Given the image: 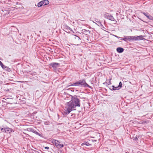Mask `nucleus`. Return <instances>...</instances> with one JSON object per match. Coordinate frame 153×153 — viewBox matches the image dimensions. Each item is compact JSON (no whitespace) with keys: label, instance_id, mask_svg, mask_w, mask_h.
<instances>
[{"label":"nucleus","instance_id":"34","mask_svg":"<svg viewBox=\"0 0 153 153\" xmlns=\"http://www.w3.org/2000/svg\"><path fill=\"white\" fill-rule=\"evenodd\" d=\"M144 122H143L142 124Z\"/></svg>","mask_w":153,"mask_h":153},{"label":"nucleus","instance_id":"17","mask_svg":"<svg viewBox=\"0 0 153 153\" xmlns=\"http://www.w3.org/2000/svg\"><path fill=\"white\" fill-rule=\"evenodd\" d=\"M111 79H110L108 80V81L107 80V82H106L105 83H104V84H105V83H107L108 85H109L111 84V82L110 81V80Z\"/></svg>","mask_w":153,"mask_h":153},{"label":"nucleus","instance_id":"12","mask_svg":"<svg viewBox=\"0 0 153 153\" xmlns=\"http://www.w3.org/2000/svg\"><path fill=\"white\" fill-rule=\"evenodd\" d=\"M58 126H58V128H59V129H58V130H59V131H60V130H62L64 128V124L63 123L59 124L58 123Z\"/></svg>","mask_w":153,"mask_h":153},{"label":"nucleus","instance_id":"33","mask_svg":"<svg viewBox=\"0 0 153 153\" xmlns=\"http://www.w3.org/2000/svg\"><path fill=\"white\" fill-rule=\"evenodd\" d=\"M144 123H146V121L144 122Z\"/></svg>","mask_w":153,"mask_h":153},{"label":"nucleus","instance_id":"7","mask_svg":"<svg viewBox=\"0 0 153 153\" xmlns=\"http://www.w3.org/2000/svg\"><path fill=\"white\" fill-rule=\"evenodd\" d=\"M65 144L64 141L61 140H58V149L59 148H61L63 147Z\"/></svg>","mask_w":153,"mask_h":153},{"label":"nucleus","instance_id":"15","mask_svg":"<svg viewBox=\"0 0 153 153\" xmlns=\"http://www.w3.org/2000/svg\"><path fill=\"white\" fill-rule=\"evenodd\" d=\"M110 89L111 90H119V88H117V87H115L114 86L112 85V86Z\"/></svg>","mask_w":153,"mask_h":153},{"label":"nucleus","instance_id":"19","mask_svg":"<svg viewBox=\"0 0 153 153\" xmlns=\"http://www.w3.org/2000/svg\"><path fill=\"white\" fill-rule=\"evenodd\" d=\"M43 4L42 3V1L40 2H39L38 4H37V6L38 7H40L41 6H42V5H43Z\"/></svg>","mask_w":153,"mask_h":153},{"label":"nucleus","instance_id":"30","mask_svg":"<svg viewBox=\"0 0 153 153\" xmlns=\"http://www.w3.org/2000/svg\"><path fill=\"white\" fill-rule=\"evenodd\" d=\"M58 118H59L58 117H59V115H58Z\"/></svg>","mask_w":153,"mask_h":153},{"label":"nucleus","instance_id":"26","mask_svg":"<svg viewBox=\"0 0 153 153\" xmlns=\"http://www.w3.org/2000/svg\"><path fill=\"white\" fill-rule=\"evenodd\" d=\"M120 39L121 40L124 41V37L123 38V37H120Z\"/></svg>","mask_w":153,"mask_h":153},{"label":"nucleus","instance_id":"21","mask_svg":"<svg viewBox=\"0 0 153 153\" xmlns=\"http://www.w3.org/2000/svg\"><path fill=\"white\" fill-rule=\"evenodd\" d=\"M1 66L3 69H5V68H7V66L4 65L2 63L1 64Z\"/></svg>","mask_w":153,"mask_h":153},{"label":"nucleus","instance_id":"13","mask_svg":"<svg viewBox=\"0 0 153 153\" xmlns=\"http://www.w3.org/2000/svg\"><path fill=\"white\" fill-rule=\"evenodd\" d=\"M124 41H131V36H124Z\"/></svg>","mask_w":153,"mask_h":153},{"label":"nucleus","instance_id":"28","mask_svg":"<svg viewBox=\"0 0 153 153\" xmlns=\"http://www.w3.org/2000/svg\"><path fill=\"white\" fill-rule=\"evenodd\" d=\"M58 151H60L61 152H62V151L61 150H60V149H58Z\"/></svg>","mask_w":153,"mask_h":153},{"label":"nucleus","instance_id":"35","mask_svg":"<svg viewBox=\"0 0 153 153\" xmlns=\"http://www.w3.org/2000/svg\"><path fill=\"white\" fill-rule=\"evenodd\" d=\"M144 122H143L142 124Z\"/></svg>","mask_w":153,"mask_h":153},{"label":"nucleus","instance_id":"31","mask_svg":"<svg viewBox=\"0 0 153 153\" xmlns=\"http://www.w3.org/2000/svg\"><path fill=\"white\" fill-rule=\"evenodd\" d=\"M58 50H59V48H58Z\"/></svg>","mask_w":153,"mask_h":153},{"label":"nucleus","instance_id":"18","mask_svg":"<svg viewBox=\"0 0 153 153\" xmlns=\"http://www.w3.org/2000/svg\"><path fill=\"white\" fill-rule=\"evenodd\" d=\"M57 140H53L52 141V142L53 144H55V146L57 147Z\"/></svg>","mask_w":153,"mask_h":153},{"label":"nucleus","instance_id":"25","mask_svg":"<svg viewBox=\"0 0 153 153\" xmlns=\"http://www.w3.org/2000/svg\"><path fill=\"white\" fill-rule=\"evenodd\" d=\"M113 36H115V37L117 38L118 39H120V37H119L116 35H113Z\"/></svg>","mask_w":153,"mask_h":153},{"label":"nucleus","instance_id":"9","mask_svg":"<svg viewBox=\"0 0 153 153\" xmlns=\"http://www.w3.org/2000/svg\"><path fill=\"white\" fill-rule=\"evenodd\" d=\"M124 49L121 47H118L116 49L117 52L119 53H122L124 51Z\"/></svg>","mask_w":153,"mask_h":153},{"label":"nucleus","instance_id":"14","mask_svg":"<svg viewBox=\"0 0 153 153\" xmlns=\"http://www.w3.org/2000/svg\"><path fill=\"white\" fill-rule=\"evenodd\" d=\"M43 5H45L49 4V1L48 0H44L42 1Z\"/></svg>","mask_w":153,"mask_h":153},{"label":"nucleus","instance_id":"16","mask_svg":"<svg viewBox=\"0 0 153 153\" xmlns=\"http://www.w3.org/2000/svg\"><path fill=\"white\" fill-rule=\"evenodd\" d=\"M122 84L121 82H120L119 85L117 86V88L120 89L122 87Z\"/></svg>","mask_w":153,"mask_h":153},{"label":"nucleus","instance_id":"20","mask_svg":"<svg viewBox=\"0 0 153 153\" xmlns=\"http://www.w3.org/2000/svg\"><path fill=\"white\" fill-rule=\"evenodd\" d=\"M147 17L150 20H153V17L152 16L148 15V16H147Z\"/></svg>","mask_w":153,"mask_h":153},{"label":"nucleus","instance_id":"22","mask_svg":"<svg viewBox=\"0 0 153 153\" xmlns=\"http://www.w3.org/2000/svg\"><path fill=\"white\" fill-rule=\"evenodd\" d=\"M6 128H2L1 129V131L2 132H5Z\"/></svg>","mask_w":153,"mask_h":153},{"label":"nucleus","instance_id":"24","mask_svg":"<svg viewBox=\"0 0 153 153\" xmlns=\"http://www.w3.org/2000/svg\"><path fill=\"white\" fill-rule=\"evenodd\" d=\"M139 137H140V136H139V135H137L136 136L135 140H138V138H139Z\"/></svg>","mask_w":153,"mask_h":153},{"label":"nucleus","instance_id":"11","mask_svg":"<svg viewBox=\"0 0 153 153\" xmlns=\"http://www.w3.org/2000/svg\"><path fill=\"white\" fill-rule=\"evenodd\" d=\"M5 133H10V132L14 131H13L12 129L11 128H10L8 127L6 128H5Z\"/></svg>","mask_w":153,"mask_h":153},{"label":"nucleus","instance_id":"29","mask_svg":"<svg viewBox=\"0 0 153 153\" xmlns=\"http://www.w3.org/2000/svg\"><path fill=\"white\" fill-rule=\"evenodd\" d=\"M2 62L0 61V65H1V64H2Z\"/></svg>","mask_w":153,"mask_h":153},{"label":"nucleus","instance_id":"2","mask_svg":"<svg viewBox=\"0 0 153 153\" xmlns=\"http://www.w3.org/2000/svg\"><path fill=\"white\" fill-rule=\"evenodd\" d=\"M69 86H78L79 87H82L84 88L88 87L89 88H91V86L87 84L85 79H82L79 81H77L69 85Z\"/></svg>","mask_w":153,"mask_h":153},{"label":"nucleus","instance_id":"27","mask_svg":"<svg viewBox=\"0 0 153 153\" xmlns=\"http://www.w3.org/2000/svg\"><path fill=\"white\" fill-rule=\"evenodd\" d=\"M45 148L46 149H49V147H48L46 146L45 147Z\"/></svg>","mask_w":153,"mask_h":153},{"label":"nucleus","instance_id":"5","mask_svg":"<svg viewBox=\"0 0 153 153\" xmlns=\"http://www.w3.org/2000/svg\"><path fill=\"white\" fill-rule=\"evenodd\" d=\"M104 16L105 18L109 20L113 21H115V20L113 16L108 13H105L104 14Z\"/></svg>","mask_w":153,"mask_h":153},{"label":"nucleus","instance_id":"10","mask_svg":"<svg viewBox=\"0 0 153 153\" xmlns=\"http://www.w3.org/2000/svg\"><path fill=\"white\" fill-rule=\"evenodd\" d=\"M82 30V32L84 33V34L86 35H88L91 33L90 31L86 30L85 29H83Z\"/></svg>","mask_w":153,"mask_h":153},{"label":"nucleus","instance_id":"23","mask_svg":"<svg viewBox=\"0 0 153 153\" xmlns=\"http://www.w3.org/2000/svg\"><path fill=\"white\" fill-rule=\"evenodd\" d=\"M143 13L145 15V16L146 17H147V16H148L149 15V14L148 13H144V12H143Z\"/></svg>","mask_w":153,"mask_h":153},{"label":"nucleus","instance_id":"32","mask_svg":"<svg viewBox=\"0 0 153 153\" xmlns=\"http://www.w3.org/2000/svg\"><path fill=\"white\" fill-rule=\"evenodd\" d=\"M58 58L59 57V56H58Z\"/></svg>","mask_w":153,"mask_h":153},{"label":"nucleus","instance_id":"3","mask_svg":"<svg viewBox=\"0 0 153 153\" xmlns=\"http://www.w3.org/2000/svg\"><path fill=\"white\" fill-rule=\"evenodd\" d=\"M72 38L74 39V42L75 44V45H78L81 43V39L79 36L73 35Z\"/></svg>","mask_w":153,"mask_h":153},{"label":"nucleus","instance_id":"6","mask_svg":"<svg viewBox=\"0 0 153 153\" xmlns=\"http://www.w3.org/2000/svg\"><path fill=\"white\" fill-rule=\"evenodd\" d=\"M50 65L51 66L53 69L54 70L55 72H56L57 70V63L53 62L51 63Z\"/></svg>","mask_w":153,"mask_h":153},{"label":"nucleus","instance_id":"8","mask_svg":"<svg viewBox=\"0 0 153 153\" xmlns=\"http://www.w3.org/2000/svg\"><path fill=\"white\" fill-rule=\"evenodd\" d=\"M27 130L28 131H31L34 133L35 134H36L37 135H38L39 136H40V134L37 132L35 129H34L33 128H27Z\"/></svg>","mask_w":153,"mask_h":153},{"label":"nucleus","instance_id":"1","mask_svg":"<svg viewBox=\"0 0 153 153\" xmlns=\"http://www.w3.org/2000/svg\"><path fill=\"white\" fill-rule=\"evenodd\" d=\"M80 100L76 96L72 97L70 101L66 103V106L64 108L63 113L65 115L68 114L72 110H76V107L80 106Z\"/></svg>","mask_w":153,"mask_h":153},{"label":"nucleus","instance_id":"4","mask_svg":"<svg viewBox=\"0 0 153 153\" xmlns=\"http://www.w3.org/2000/svg\"><path fill=\"white\" fill-rule=\"evenodd\" d=\"M143 36L142 35L131 36V41L142 40L143 39Z\"/></svg>","mask_w":153,"mask_h":153}]
</instances>
